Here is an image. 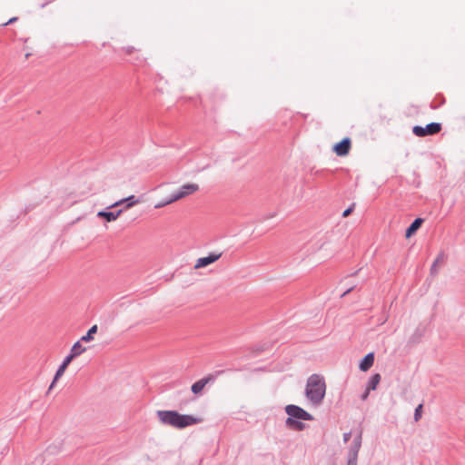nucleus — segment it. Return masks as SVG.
Instances as JSON below:
<instances>
[{"instance_id": "obj_1", "label": "nucleus", "mask_w": 465, "mask_h": 465, "mask_svg": "<svg viewBox=\"0 0 465 465\" xmlns=\"http://www.w3.org/2000/svg\"><path fill=\"white\" fill-rule=\"evenodd\" d=\"M156 415L162 424L179 430L203 422L202 418L181 414L176 411H157Z\"/></svg>"}, {"instance_id": "obj_2", "label": "nucleus", "mask_w": 465, "mask_h": 465, "mask_svg": "<svg viewBox=\"0 0 465 465\" xmlns=\"http://www.w3.org/2000/svg\"><path fill=\"white\" fill-rule=\"evenodd\" d=\"M326 393V384L322 376L319 374L311 375L306 383L305 396L313 406H320L322 403Z\"/></svg>"}, {"instance_id": "obj_3", "label": "nucleus", "mask_w": 465, "mask_h": 465, "mask_svg": "<svg viewBox=\"0 0 465 465\" xmlns=\"http://www.w3.org/2000/svg\"><path fill=\"white\" fill-rule=\"evenodd\" d=\"M200 190L197 183H188L172 190L165 199V203L185 200L188 196L194 194Z\"/></svg>"}, {"instance_id": "obj_4", "label": "nucleus", "mask_w": 465, "mask_h": 465, "mask_svg": "<svg viewBox=\"0 0 465 465\" xmlns=\"http://www.w3.org/2000/svg\"><path fill=\"white\" fill-rule=\"evenodd\" d=\"M285 412L289 415L288 418L302 420H312L313 417L312 414L304 411L302 408L290 404L285 407Z\"/></svg>"}, {"instance_id": "obj_5", "label": "nucleus", "mask_w": 465, "mask_h": 465, "mask_svg": "<svg viewBox=\"0 0 465 465\" xmlns=\"http://www.w3.org/2000/svg\"><path fill=\"white\" fill-rule=\"evenodd\" d=\"M441 130V125L438 123H431L426 125V127L422 126H414L413 134L417 136L423 137L426 135H432L438 134Z\"/></svg>"}, {"instance_id": "obj_6", "label": "nucleus", "mask_w": 465, "mask_h": 465, "mask_svg": "<svg viewBox=\"0 0 465 465\" xmlns=\"http://www.w3.org/2000/svg\"><path fill=\"white\" fill-rule=\"evenodd\" d=\"M117 205H109L105 211H101L97 213V215L106 222H112L116 220V218L125 210L129 209L133 205H125L124 209H119L116 211H109V209L116 207Z\"/></svg>"}, {"instance_id": "obj_7", "label": "nucleus", "mask_w": 465, "mask_h": 465, "mask_svg": "<svg viewBox=\"0 0 465 465\" xmlns=\"http://www.w3.org/2000/svg\"><path fill=\"white\" fill-rule=\"evenodd\" d=\"M223 372V371H220L216 372V375L209 374L208 376L194 382L191 387L193 393H194V394L201 393L206 384H208L211 381H213L215 380L216 376Z\"/></svg>"}, {"instance_id": "obj_8", "label": "nucleus", "mask_w": 465, "mask_h": 465, "mask_svg": "<svg viewBox=\"0 0 465 465\" xmlns=\"http://www.w3.org/2000/svg\"><path fill=\"white\" fill-rule=\"evenodd\" d=\"M351 148V141L350 138H343L341 142L333 146V152L338 156H346Z\"/></svg>"}, {"instance_id": "obj_9", "label": "nucleus", "mask_w": 465, "mask_h": 465, "mask_svg": "<svg viewBox=\"0 0 465 465\" xmlns=\"http://www.w3.org/2000/svg\"><path fill=\"white\" fill-rule=\"evenodd\" d=\"M361 440H362V430H360L359 433L354 438L353 441L351 442V444L349 448L348 456L358 458V454H359V451L361 447Z\"/></svg>"}, {"instance_id": "obj_10", "label": "nucleus", "mask_w": 465, "mask_h": 465, "mask_svg": "<svg viewBox=\"0 0 465 465\" xmlns=\"http://www.w3.org/2000/svg\"><path fill=\"white\" fill-rule=\"evenodd\" d=\"M222 256V253H210L208 256L206 257H202V258H199L196 262V264H195V268L198 269V268H203V267H205L214 262H216L217 260H219V258Z\"/></svg>"}, {"instance_id": "obj_11", "label": "nucleus", "mask_w": 465, "mask_h": 465, "mask_svg": "<svg viewBox=\"0 0 465 465\" xmlns=\"http://www.w3.org/2000/svg\"><path fill=\"white\" fill-rule=\"evenodd\" d=\"M447 261V255L444 252H440L438 256L436 257L435 261L433 262L431 267H430V274L436 275L440 270V268L445 264Z\"/></svg>"}, {"instance_id": "obj_12", "label": "nucleus", "mask_w": 465, "mask_h": 465, "mask_svg": "<svg viewBox=\"0 0 465 465\" xmlns=\"http://www.w3.org/2000/svg\"><path fill=\"white\" fill-rule=\"evenodd\" d=\"M285 426L296 431H302L305 429V424L302 421L292 418L286 419Z\"/></svg>"}, {"instance_id": "obj_13", "label": "nucleus", "mask_w": 465, "mask_h": 465, "mask_svg": "<svg viewBox=\"0 0 465 465\" xmlns=\"http://www.w3.org/2000/svg\"><path fill=\"white\" fill-rule=\"evenodd\" d=\"M373 362H374V354L372 352L368 353L361 361L359 368L362 371H367L373 365Z\"/></svg>"}, {"instance_id": "obj_14", "label": "nucleus", "mask_w": 465, "mask_h": 465, "mask_svg": "<svg viewBox=\"0 0 465 465\" xmlns=\"http://www.w3.org/2000/svg\"><path fill=\"white\" fill-rule=\"evenodd\" d=\"M423 222L424 220L422 218H416L406 230L405 236L410 238L411 235H413L420 229Z\"/></svg>"}, {"instance_id": "obj_15", "label": "nucleus", "mask_w": 465, "mask_h": 465, "mask_svg": "<svg viewBox=\"0 0 465 465\" xmlns=\"http://www.w3.org/2000/svg\"><path fill=\"white\" fill-rule=\"evenodd\" d=\"M381 375L379 373H375L373 374L369 381H368V384H367V389H368V391H374L376 390L378 384L380 383L381 381Z\"/></svg>"}, {"instance_id": "obj_16", "label": "nucleus", "mask_w": 465, "mask_h": 465, "mask_svg": "<svg viewBox=\"0 0 465 465\" xmlns=\"http://www.w3.org/2000/svg\"><path fill=\"white\" fill-rule=\"evenodd\" d=\"M81 340L76 341L72 349H71V353L74 354V356L78 357L79 355H81L82 353H84L85 351H86V348L84 347L82 344H81Z\"/></svg>"}, {"instance_id": "obj_17", "label": "nucleus", "mask_w": 465, "mask_h": 465, "mask_svg": "<svg viewBox=\"0 0 465 465\" xmlns=\"http://www.w3.org/2000/svg\"><path fill=\"white\" fill-rule=\"evenodd\" d=\"M97 330H98L97 325L92 326L89 329V331H87V333L81 338V341H85V342H89V341H93L94 334H95L97 332Z\"/></svg>"}, {"instance_id": "obj_18", "label": "nucleus", "mask_w": 465, "mask_h": 465, "mask_svg": "<svg viewBox=\"0 0 465 465\" xmlns=\"http://www.w3.org/2000/svg\"><path fill=\"white\" fill-rule=\"evenodd\" d=\"M66 368H67V367H66V366H64V364H63V363L59 366V368H58V370L56 371V373H55V375H54V381H53V382L51 383V385H50V387H49V390H51V389L54 387V383L56 382V381H57V380H58V379H59V378H60V377L64 373V371H65Z\"/></svg>"}, {"instance_id": "obj_19", "label": "nucleus", "mask_w": 465, "mask_h": 465, "mask_svg": "<svg viewBox=\"0 0 465 465\" xmlns=\"http://www.w3.org/2000/svg\"><path fill=\"white\" fill-rule=\"evenodd\" d=\"M421 410H422V404H420L416 409L414 412V420L418 421L421 417Z\"/></svg>"}, {"instance_id": "obj_20", "label": "nucleus", "mask_w": 465, "mask_h": 465, "mask_svg": "<svg viewBox=\"0 0 465 465\" xmlns=\"http://www.w3.org/2000/svg\"><path fill=\"white\" fill-rule=\"evenodd\" d=\"M76 358V356H74V354H72L71 352L69 353V355H67L64 361L62 362L64 364V366H68L70 364V362L74 359Z\"/></svg>"}, {"instance_id": "obj_21", "label": "nucleus", "mask_w": 465, "mask_h": 465, "mask_svg": "<svg viewBox=\"0 0 465 465\" xmlns=\"http://www.w3.org/2000/svg\"><path fill=\"white\" fill-rule=\"evenodd\" d=\"M134 196H129L127 198H124V199H122L118 202H116L115 203L117 204H120V203H135V201L134 200Z\"/></svg>"}, {"instance_id": "obj_22", "label": "nucleus", "mask_w": 465, "mask_h": 465, "mask_svg": "<svg viewBox=\"0 0 465 465\" xmlns=\"http://www.w3.org/2000/svg\"><path fill=\"white\" fill-rule=\"evenodd\" d=\"M354 210V205H351L348 209H346L343 213H342V216L343 217H347L349 216Z\"/></svg>"}, {"instance_id": "obj_23", "label": "nucleus", "mask_w": 465, "mask_h": 465, "mask_svg": "<svg viewBox=\"0 0 465 465\" xmlns=\"http://www.w3.org/2000/svg\"><path fill=\"white\" fill-rule=\"evenodd\" d=\"M358 458L348 456L347 465H357Z\"/></svg>"}, {"instance_id": "obj_24", "label": "nucleus", "mask_w": 465, "mask_h": 465, "mask_svg": "<svg viewBox=\"0 0 465 465\" xmlns=\"http://www.w3.org/2000/svg\"><path fill=\"white\" fill-rule=\"evenodd\" d=\"M351 432H345L343 434V441L346 443L349 441V440L351 439Z\"/></svg>"}, {"instance_id": "obj_25", "label": "nucleus", "mask_w": 465, "mask_h": 465, "mask_svg": "<svg viewBox=\"0 0 465 465\" xmlns=\"http://www.w3.org/2000/svg\"><path fill=\"white\" fill-rule=\"evenodd\" d=\"M369 393H370V391H368V389L366 388V391H364V393L361 395V400H362V401H365V400L368 398Z\"/></svg>"}, {"instance_id": "obj_26", "label": "nucleus", "mask_w": 465, "mask_h": 465, "mask_svg": "<svg viewBox=\"0 0 465 465\" xmlns=\"http://www.w3.org/2000/svg\"><path fill=\"white\" fill-rule=\"evenodd\" d=\"M17 20V17H12L11 19H9L6 23H5L3 25H7L9 24H12L14 22H15Z\"/></svg>"}, {"instance_id": "obj_27", "label": "nucleus", "mask_w": 465, "mask_h": 465, "mask_svg": "<svg viewBox=\"0 0 465 465\" xmlns=\"http://www.w3.org/2000/svg\"><path fill=\"white\" fill-rule=\"evenodd\" d=\"M354 287H351L349 288L346 292H344L342 294H341V297L345 296L346 294H348L349 292H351L352 290H353Z\"/></svg>"}, {"instance_id": "obj_28", "label": "nucleus", "mask_w": 465, "mask_h": 465, "mask_svg": "<svg viewBox=\"0 0 465 465\" xmlns=\"http://www.w3.org/2000/svg\"><path fill=\"white\" fill-rule=\"evenodd\" d=\"M274 215H275V213H272L268 218H272Z\"/></svg>"}, {"instance_id": "obj_29", "label": "nucleus", "mask_w": 465, "mask_h": 465, "mask_svg": "<svg viewBox=\"0 0 465 465\" xmlns=\"http://www.w3.org/2000/svg\"><path fill=\"white\" fill-rule=\"evenodd\" d=\"M87 189H88V191H91L92 190V186L89 185Z\"/></svg>"}, {"instance_id": "obj_30", "label": "nucleus", "mask_w": 465, "mask_h": 465, "mask_svg": "<svg viewBox=\"0 0 465 465\" xmlns=\"http://www.w3.org/2000/svg\"><path fill=\"white\" fill-rule=\"evenodd\" d=\"M163 205L157 204L155 205L156 208L162 207Z\"/></svg>"}]
</instances>
